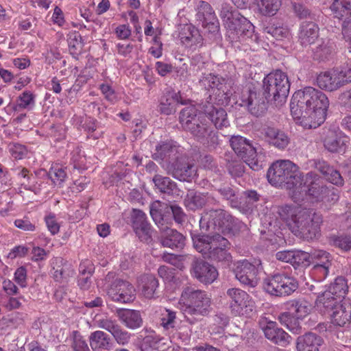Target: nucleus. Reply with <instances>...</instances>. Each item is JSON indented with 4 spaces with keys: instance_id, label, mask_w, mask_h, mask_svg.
Returning <instances> with one entry per match:
<instances>
[{
    "instance_id": "f257e3e1",
    "label": "nucleus",
    "mask_w": 351,
    "mask_h": 351,
    "mask_svg": "<svg viewBox=\"0 0 351 351\" xmlns=\"http://www.w3.org/2000/svg\"><path fill=\"white\" fill-rule=\"evenodd\" d=\"M328 107L329 99L326 94L311 86L295 92L290 103L293 119L308 121L309 126L314 128L324 123Z\"/></svg>"
},
{
    "instance_id": "f03ea898",
    "label": "nucleus",
    "mask_w": 351,
    "mask_h": 351,
    "mask_svg": "<svg viewBox=\"0 0 351 351\" xmlns=\"http://www.w3.org/2000/svg\"><path fill=\"white\" fill-rule=\"evenodd\" d=\"M278 213L289 230L297 237L306 240L318 238L321 234L322 215L312 209H299L285 205L278 208Z\"/></svg>"
},
{
    "instance_id": "7ed1b4c3",
    "label": "nucleus",
    "mask_w": 351,
    "mask_h": 351,
    "mask_svg": "<svg viewBox=\"0 0 351 351\" xmlns=\"http://www.w3.org/2000/svg\"><path fill=\"white\" fill-rule=\"evenodd\" d=\"M182 128L189 132L198 141L215 147L219 144L217 132L213 130L204 114L197 113L193 106L183 108L179 116Z\"/></svg>"
},
{
    "instance_id": "20e7f679",
    "label": "nucleus",
    "mask_w": 351,
    "mask_h": 351,
    "mask_svg": "<svg viewBox=\"0 0 351 351\" xmlns=\"http://www.w3.org/2000/svg\"><path fill=\"white\" fill-rule=\"evenodd\" d=\"M202 231L213 234H232L235 228V219L223 209L204 210L199 220Z\"/></svg>"
},
{
    "instance_id": "39448f33",
    "label": "nucleus",
    "mask_w": 351,
    "mask_h": 351,
    "mask_svg": "<svg viewBox=\"0 0 351 351\" xmlns=\"http://www.w3.org/2000/svg\"><path fill=\"white\" fill-rule=\"evenodd\" d=\"M180 300L185 306V317L191 324H193L196 319L189 318L187 315L206 316L211 308L210 295L204 291L192 287H186L183 289Z\"/></svg>"
},
{
    "instance_id": "423d86ee",
    "label": "nucleus",
    "mask_w": 351,
    "mask_h": 351,
    "mask_svg": "<svg viewBox=\"0 0 351 351\" xmlns=\"http://www.w3.org/2000/svg\"><path fill=\"white\" fill-rule=\"evenodd\" d=\"M262 88V90L271 101H274L276 106H280L286 101L290 83L286 73L276 70L264 77Z\"/></svg>"
},
{
    "instance_id": "0eeeda50",
    "label": "nucleus",
    "mask_w": 351,
    "mask_h": 351,
    "mask_svg": "<svg viewBox=\"0 0 351 351\" xmlns=\"http://www.w3.org/2000/svg\"><path fill=\"white\" fill-rule=\"evenodd\" d=\"M267 177L273 185L287 184L289 187L296 186L301 182L298 167L290 160H278L269 168Z\"/></svg>"
},
{
    "instance_id": "6e6552de",
    "label": "nucleus",
    "mask_w": 351,
    "mask_h": 351,
    "mask_svg": "<svg viewBox=\"0 0 351 351\" xmlns=\"http://www.w3.org/2000/svg\"><path fill=\"white\" fill-rule=\"evenodd\" d=\"M230 145L238 157L241 158L252 169L258 171L265 165L263 156L258 154L256 148L249 140L241 136H232Z\"/></svg>"
},
{
    "instance_id": "1a4fd4ad",
    "label": "nucleus",
    "mask_w": 351,
    "mask_h": 351,
    "mask_svg": "<svg viewBox=\"0 0 351 351\" xmlns=\"http://www.w3.org/2000/svg\"><path fill=\"white\" fill-rule=\"evenodd\" d=\"M263 289L271 295L282 297L290 295L298 288V282L285 272L276 273L264 279Z\"/></svg>"
},
{
    "instance_id": "9d476101",
    "label": "nucleus",
    "mask_w": 351,
    "mask_h": 351,
    "mask_svg": "<svg viewBox=\"0 0 351 351\" xmlns=\"http://www.w3.org/2000/svg\"><path fill=\"white\" fill-rule=\"evenodd\" d=\"M306 181L310 182L308 186V195L316 202L335 204L338 200L339 195L335 188L324 184L317 173L312 171L306 173Z\"/></svg>"
},
{
    "instance_id": "9b49d317",
    "label": "nucleus",
    "mask_w": 351,
    "mask_h": 351,
    "mask_svg": "<svg viewBox=\"0 0 351 351\" xmlns=\"http://www.w3.org/2000/svg\"><path fill=\"white\" fill-rule=\"evenodd\" d=\"M317 84L322 90L335 91L351 82V68L332 69L317 76Z\"/></svg>"
},
{
    "instance_id": "f8f14e48",
    "label": "nucleus",
    "mask_w": 351,
    "mask_h": 351,
    "mask_svg": "<svg viewBox=\"0 0 351 351\" xmlns=\"http://www.w3.org/2000/svg\"><path fill=\"white\" fill-rule=\"evenodd\" d=\"M241 106H245L248 111L255 117L263 115L268 109L271 99L264 93L262 90L255 88L249 90L241 96Z\"/></svg>"
},
{
    "instance_id": "ddd939ff",
    "label": "nucleus",
    "mask_w": 351,
    "mask_h": 351,
    "mask_svg": "<svg viewBox=\"0 0 351 351\" xmlns=\"http://www.w3.org/2000/svg\"><path fill=\"white\" fill-rule=\"evenodd\" d=\"M227 295L230 298V308L234 315H248L252 311L254 302L247 292L237 288L228 289Z\"/></svg>"
},
{
    "instance_id": "4468645a",
    "label": "nucleus",
    "mask_w": 351,
    "mask_h": 351,
    "mask_svg": "<svg viewBox=\"0 0 351 351\" xmlns=\"http://www.w3.org/2000/svg\"><path fill=\"white\" fill-rule=\"evenodd\" d=\"M330 9L335 18L343 21L342 34L351 52V0H335Z\"/></svg>"
},
{
    "instance_id": "2eb2a0df",
    "label": "nucleus",
    "mask_w": 351,
    "mask_h": 351,
    "mask_svg": "<svg viewBox=\"0 0 351 351\" xmlns=\"http://www.w3.org/2000/svg\"><path fill=\"white\" fill-rule=\"evenodd\" d=\"M167 173L181 182H191L197 176V167L194 163L189 162L183 157L169 164Z\"/></svg>"
},
{
    "instance_id": "dca6fc26",
    "label": "nucleus",
    "mask_w": 351,
    "mask_h": 351,
    "mask_svg": "<svg viewBox=\"0 0 351 351\" xmlns=\"http://www.w3.org/2000/svg\"><path fill=\"white\" fill-rule=\"evenodd\" d=\"M260 266L243 260L237 263L234 269L236 278L243 285L254 288L259 282Z\"/></svg>"
},
{
    "instance_id": "f3484780",
    "label": "nucleus",
    "mask_w": 351,
    "mask_h": 351,
    "mask_svg": "<svg viewBox=\"0 0 351 351\" xmlns=\"http://www.w3.org/2000/svg\"><path fill=\"white\" fill-rule=\"evenodd\" d=\"M258 324L265 337L271 343L283 347L290 343L291 336L282 328H279L276 322L268 320L263 317L259 319Z\"/></svg>"
},
{
    "instance_id": "a211bd4d",
    "label": "nucleus",
    "mask_w": 351,
    "mask_h": 351,
    "mask_svg": "<svg viewBox=\"0 0 351 351\" xmlns=\"http://www.w3.org/2000/svg\"><path fill=\"white\" fill-rule=\"evenodd\" d=\"M107 295L112 301L128 303L135 298V289L130 282L116 279L108 289Z\"/></svg>"
},
{
    "instance_id": "6ab92c4d",
    "label": "nucleus",
    "mask_w": 351,
    "mask_h": 351,
    "mask_svg": "<svg viewBox=\"0 0 351 351\" xmlns=\"http://www.w3.org/2000/svg\"><path fill=\"white\" fill-rule=\"evenodd\" d=\"M133 230L141 241L150 243L152 241L153 229L147 220L145 213L139 209H133L131 213Z\"/></svg>"
},
{
    "instance_id": "aec40b11",
    "label": "nucleus",
    "mask_w": 351,
    "mask_h": 351,
    "mask_svg": "<svg viewBox=\"0 0 351 351\" xmlns=\"http://www.w3.org/2000/svg\"><path fill=\"white\" fill-rule=\"evenodd\" d=\"M179 148L178 143L172 139L161 140L156 145L152 158L160 162L171 164L180 157Z\"/></svg>"
},
{
    "instance_id": "412c9836",
    "label": "nucleus",
    "mask_w": 351,
    "mask_h": 351,
    "mask_svg": "<svg viewBox=\"0 0 351 351\" xmlns=\"http://www.w3.org/2000/svg\"><path fill=\"white\" fill-rule=\"evenodd\" d=\"M193 276L202 283L211 284L218 276L217 269L213 265L201 259L194 258L191 263Z\"/></svg>"
},
{
    "instance_id": "4be33fe9",
    "label": "nucleus",
    "mask_w": 351,
    "mask_h": 351,
    "mask_svg": "<svg viewBox=\"0 0 351 351\" xmlns=\"http://www.w3.org/2000/svg\"><path fill=\"white\" fill-rule=\"evenodd\" d=\"M216 199L208 193H202L195 189H189L184 199L185 207L190 210L195 211L207 205L215 204Z\"/></svg>"
},
{
    "instance_id": "5701e85b",
    "label": "nucleus",
    "mask_w": 351,
    "mask_h": 351,
    "mask_svg": "<svg viewBox=\"0 0 351 351\" xmlns=\"http://www.w3.org/2000/svg\"><path fill=\"white\" fill-rule=\"evenodd\" d=\"M312 166L322 173L328 182L341 186L344 184V180L339 171L324 160H313Z\"/></svg>"
},
{
    "instance_id": "b1692460",
    "label": "nucleus",
    "mask_w": 351,
    "mask_h": 351,
    "mask_svg": "<svg viewBox=\"0 0 351 351\" xmlns=\"http://www.w3.org/2000/svg\"><path fill=\"white\" fill-rule=\"evenodd\" d=\"M218 243L211 250L207 258L221 263L222 265L226 267L232 262V256L228 251L230 243L223 236L218 237Z\"/></svg>"
},
{
    "instance_id": "393cba45",
    "label": "nucleus",
    "mask_w": 351,
    "mask_h": 351,
    "mask_svg": "<svg viewBox=\"0 0 351 351\" xmlns=\"http://www.w3.org/2000/svg\"><path fill=\"white\" fill-rule=\"evenodd\" d=\"M52 277L56 282L64 283L74 275L71 265L62 257L55 258L51 263Z\"/></svg>"
},
{
    "instance_id": "a878e982",
    "label": "nucleus",
    "mask_w": 351,
    "mask_h": 351,
    "mask_svg": "<svg viewBox=\"0 0 351 351\" xmlns=\"http://www.w3.org/2000/svg\"><path fill=\"white\" fill-rule=\"evenodd\" d=\"M221 236L208 232L206 234H194L192 236L193 247L198 252L207 258L211 250L218 243V237Z\"/></svg>"
},
{
    "instance_id": "bb28decb",
    "label": "nucleus",
    "mask_w": 351,
    "mask_h": 351,
    "mask_svg": "<svg viewBox=\"0 0 351 351\" xmlns=\"http://www.w3.org/2000/svg\"><path fill=\"white\" fill-rule=\"evenodd\" d=\"M324 343V340L320 335L308 332L297 338L296 348L298 351H319Z\"/></svg>"
},
{
    "instance_id": "cd10ccee",
    "label": "nucleus",
    "mask_w": 351,
    "mask_h": 351,
    "mask_svg": "<svg viewBox=\"0 0 351 351\" xmlns=\"http://www.w3.org/2000/svg\"><path fill=\"white\" fill-rule=\"evenodd\" d=\"M324 147L330 152H339L348 143V138L342 132L328 130L323 140Z\"/></svg>"
},
{
    "instance_id": "c85d7f7f",
    "label": "nucleus",
    "mask_w": 351,
    "mask_h": 351,
    "mask_svg": "<svg viewBox=\"0 0 351 351\" xmlns=\"http://www.w3.org/2000/svg\"><path fill=\"white\" fill-rule=\"evenodd\" d=\"M263 134L266 141L279 149H284L289 145L290 138L288 135L280 129L266 126L263 128Z\"/></svg>"
},
{
    "instance_id": "c756f323",
    "label": "nucleus",
    "mask_w": 351,
    "mask_h": 351,
    "mask_svg": "<svg viewBox=\"0 0 351 351\" xmlns=\"http://www.w3.org/2000/svg\"><path fill=\"white\" fill-rule=\"evenodd\" d=\"M203 109L205 115L212 121L216 128L221 130L230 125L227 112L223 108L215 107L213 104H208L204 105Z\"/></svg>"
},
{
    "instance_id": "7c9ffc66",
    "label": "nucleus",
    "mask_w": 351,
    "mask_h": 351,
    "mask_svg": "<svg viewBox=\"0 0 351 351\" xmlns=\"http://www.w3.org/2000/svg\"><path fill=\"white\" fill-rule=\"evenodd\" d=\"M116 315L119 321L128 328L136 329L143 324V319L138 311L125 308H118Z\"/></svg>"
},
{
    "instance_id": "2f4dec72",
    "label": "nucleus",
    "mask_w": 351,
    "mask_h": 351,
    "mask_svg": "<svg viewBox=\"0 0 351 351\" xmlns=\"http://www.w3.org/2000/svg\"><path fill=\"white\" fill-rule=\"evenodd\" d=\"M333 324L344 326L351 321V301L344 299L330 315Z\"/></svg>"
},
{
    "instance_id": "473e14b6",
    "label": "nucleus",
    "mask_w": 351,
    "mask_h": 351,
    "mask_svg": "<svg viewBox=\"0 0 351 351\" xmlns=\"http://www.w3.org/2000/svg\"><path fill=\"white\" fill-rule=\"evenodd\" d=\"M234 27L228 28L229 33L233 34L232 38H252L254 32V27L252 23L247 20L245 17L240 15L238 20L234 22Z\"/></svg>"
},
{
    "instance_id": "72a5a7b5",
    "label": "nucleus",
    "mask_w": 351,
    "mask_h": 351,
    "mask_svg": "<svg viewBox=\"0 0 351 351\" xmlns=\"http://www.w3.org/2000/svg\"><path fill=\"white\" fill-rule=\"evenodd\" d=\"M185 237L176 229L166 230L160 236L161 245L171 249H182L185 245Z\"/></svg>"
},
{
    "instance_id": "f704fd0d",
    "label": "nucleus",
    "mask_w": 351,
    "mask_h": 351,
    "mask_svg": "<svg viewBox=\"0 0 351 351\" xmlns=\"http://www.w3.org/2000/svg\"><path fill=\"white\" fill-rule=\"evenodd\" d=\"M319 36V27L315 23L303 22L300 27L299 41L304 47L314 43Z\"/></svg>"
},
{
    "instance_id": "c9c22d12",
    "label": "nucleus",
    "mask_w": 351,
    "mask_h": 351,
    "mask_svg": "<svg viewBox=\"0 0 351 351\" xmlns=\"http://www.w3.org/2000/svg\"><path fill=\"white\" fill-rule=\"evenodd\" d=\"M339 302V299L325 291L317 295L315 307L322 314L332 313L340 304Z\"/></svg>"
},
{
    "instance_id": "e433bc0d",
    "label": "nucleus",
    "mask_w": 351,
    "mask_h": 351,
    "mask_svg": "<svg viewBox=\"0 0 351 351\" xmlns=\"http://www.w3.org/2000/svg\"><path fill=\"white\" fill-rule=\"evenodd\" d=\"M160 206L159 202H153L150 204L149 213L161 234L171 229V218L169 215L162 213Z\"/></svg>"
},
{
    "instance_id": "4c0bfd02",
    "label": "nucleus",
    "mask_w": 351,
    "mask_h": 351,
    "mask_svg": "<svg viewBox=\"0 0 351 351\" xmlns=\"http://www.w3.org/2000/svg\"><path fill=\"white\" fill-rule=\"evenodd\" d=\"M158 280L153 275L146 274L142 276L140 278V287L142 294L147 299L158 297Z\"/></svg>"
},
{
    "instance_id": "58836bf2",
    "label": "nucleus",
    "mask_w": 351,
    "mask_h": 351,
    "mask_svg": "<svg viewBox=\"0 0 351 351\" xmlns=\"http://www.w3.org/2000/svg\"><path fill=\"white\" fill-rule=\"evenodd\" d=\"M89 342L94 351L110 350L112 348L110 336L101 330L92 332L89 337Z\"/></svg>"
},
{
    "instance_id": "ea45409f",
    "label": "nucleus",
    "mask_w": 351,
    "mask_h": 351,
    "mask_svg": "<svg viewBox=\"0 0 351 351\" xmlns=\"http://www.w3.org/2000/svg\"><path fill=\"white\" fill-rule=\"evenodd\" d=\"M17 180L25 190L35 191L36 189L37 176L27 169L19 167L14 169Z\"/></svg>"
},
{
    "instance_id": "a19ab883",
    "label": "nucleus",
    "mask_w": 351,
    "mask_h": 351,
    "mask_svg": "<svg viewBox=\"0 0 351 351\" xmlns=\"http://www.w3.org/2000/svg\"><path fill=\"white\" fill-rule=\"evenodd\" d=\"M178 104V96L174 92H167L161 97L158 105V111L163 114L170 115L176 112Z\"/></svg>"
},
{
    "instance_id": "79ce46f5",
    "label": "nucleus",
    "mask_w": 351,
    "mask_h": 351,
    "mask_svg": "<svg viewBox=\"0 0 351 351\" xmlns=\"http://www.w3.org/2000/svg\"><path fill=\"white\" fill-rule=\"evenodd\" d=\"M153 182L161 193L168 195H178L177 184L169 177L156 174L153 178Z\"/></svg>"
},
{
    "instance_id": "37998d69",
    "label": "nucleus",
    "mask_w": 351,
    "mask_h": 351,
    "mask_svg": "<svg viewBox=\"0 0 351 351\" xmlns=\"http://www.w3.org/2000/svg\"><path fill=\"white\" fill-rule=\"evenodd\" d=\"M181 43L186 47H192L202 43V38L197 29L193 26L184 27L180 34Z\"/></svg>"
},
{
    "instance_id": "c03bdc74",
    "label": "nucleus",
    "mask_w": 351,
    "mask_h": 351,
    "mask_svg": "<svg viewBox=\"0 0 351 351\" xmlns=\"http://www.w3.org/2000/svg\"><path fill=\"white\" fill-rule=\"evenodd\" d=\"M287 309L293 311L298 318H303L309 314L311 304L304 298L291 300L286 304Z\"/></svg>"
},
{
    "instance_id": "a18cd8bd",
    "label": "nucleus",
    "mask_w": 351,
    "mask_h": 351,
    "mask_svg": "<svg viewBox=\"0 0 351 351\" xmlns=\"http://www.w3.org/2000/svg\"><path fill=\"white\" fill-rule=\"evenodd\" d=\"M199 83L208 90L217 88L218 90H221L224 92L223 88L226 84V79L219 77V75L208 73L206 75L204 74L202 77L199 80Z\"/></svg>"
},
{
    "instance_id": "49530a36",
    "label": "nucleus",
    "mask_w": 351,
    "mask_h": 351,
    "mask_svg": "<svg viewBox=\"0 0 351 351\" xmlns=\"http://www.w3.org/2000/svg\"><path fill=\"white\" fill-rule=\"evenodd\" d=\"M241 14L233 8L230 4L223 3L221 5L220 17L222 19L227 29L234 27V22L238 20Z\"/></svg>"
},
{
    "instance_id": "de8ad7c7",
    "label": "nucleus",
    "mask_w": 351,
    "mask_h": 351,
    "mask_svg": "<svg viewBox=\"0 0 351 351\" xmlns=\"http://www.w3.org/2000/svg\"><path fill=\"white\" fill-rule=\"evenodd\" d=\"M67 42L70 53L73 56L80 55L84 47L81 34L76 31L69 32L67 35Z\"/></svg>"
},
{
    "instance_id": "09e8293b",
    "label": "nucleus",
    "mask_w": 351,
    "mask_h": 351,
    "mask_svg": "<svg viewBox=\"0 0 351 351\" xmlns=\"http://www.w3.org/2000/svg\"><path fill=\"white\" fill-rule=\"evenodd\" d=\"M348 290V286L346 279L344 277L338 276L330 284L326 291L340 300L341 298H344Z\"/></svg>"
},
{
    "instance_id": "8fccbe9b",
    "label": "nucleus",
    "mask_w": 351,
    "mask_h": 351,
    "mask_svg": "<svg viewBox=\"0 0 351 351\" xmlns=\"http://www.w3.org/2000/svg\"><path fill=\"white\" fill-rule=\"evenodd\" d=\"M333 51V43L330 40H323L313 49V58L317 60H328Z\"/></svg>"
},
{
    "instance_id": "3c124183",
    "label": "nucleus",
    "mask_w": 351,
    "mask_h": 351,
    "mask_svg": "<svg viewBox=\"0 0 351 351\" xmlns=\"http://www.w3.org/2000/svg\"><path fill=\"white\" fill-rule=\"evenodd\" d=\"M196 19L199 23L207 21L216 16L211 5L206 1H199L197 5Z\"/></svg>"
},
{
    "instance_id": "603ef678",
    "label": "nucleus",
    "mask_w": 351,
    "mask_h": 351,
    "mask_svg": "<svg viewBox=\"0 0 351 351\" xmlns=\"http://www.w3.org/2000/svg\"><path fill=\"white\" fill-rule=\"evenodd\" d=\"M261 12L264 15H274L279 10L280 0H257Z\"/></svg>"
},
{
    "instance_id": "864d4df0",
    "label": "nucleus",
    "mask_w": 351,
    "mask_h": 351,
    "mask_svg": "<svg viewBox=\"0 0 351 351\" xmlns=\"http://www.w3.org/2000/svg\"><path fill=\"white\" fill-rule=\"evenodd\" d=\"M291 264L295 269L298 267H306L311 264L310 253L301 251L293 250Z\"/></svg>"
},
{
    "instance_id": "5fc2aeb1",
    "label": "nucleus",
    "mask_w": 351,
    "mask_h": 351,
    "mask_svg": "<svg viewBox=\"0 0 351 351\" xmlns=\"http://www.w3.org/2000/svg\"><path fill=\"white\" fill-rule=\"evenodd\" d=\"M147 333L144 336L139 344V349L141 351H151L154 350L156 342L158 339V335L152 330L145 329Z\"/></svg>"
},
{
    "instance_id": "6e6d98bb",
    "label": "nucleus",
    "mask_w": 351,
    "mask_h": 351,
    "mask_svg": "<svg viewBox=\"0 0 351 351\" xmlns=\"http://www.w3.org/2000/svg\"><path fill=\"white\" fill-rule=\"evenodd\" d=\"M201 24L203 32L211 38L216 37L219 32V23L216 16L208 19L207 21L199 23Z\"/></svg>"
},
{
    "instance_id": "4d7b16f0",
    "label": "nucleus",
    "mask_w": 351,
    "mask_h": 351,
    "mask_svg": "<svg viewBox=\"0 0 351 351\" xmlns=\"http://www.w3.org/2000/svg\"><path fill=\"white\" fill-rule=\"evenodd\" d=\"M176 313L167 308L162 310L160 324L166 330L175 327Z\"/></svg>"
},
{
    "instance_id": "13d9d810",
    "label": "nucleus",
    "mask_w": 351,
    "mask_h": 351,
    "mask_svg": "<svg viewBox=\"0 0 351 351\" xmlns=\"http://www.w3.org/2000/svg\"><path fill=\"white\" fill-rule=\"evenodd\" d=\"M21 319L17 315H8L0 319V335H3L9 329L16 328Z\"/></svg>"
},
{
    "instance_id": "bf43d9fd",
    "label": "nucleus",
    "mask_w": 351,
    "mask_h": 351,
    "mask_svg": "<svg viewBox=\"0 0 351 351\" xmlns=\"http://www.w3.org/2000/svg\"><path fill=\"white\" fill-rule=\"evenodd\" d=\"M217 191L223 197V199L230 201L231 206L235 208L239 206V201L236 194V191L232 186L228 185L221 186L217 189Z\"/></svg>"
},
{
    "instance_id": "052dcab7",
    "label": "nucleus",
    "mask_w": 351,
    "mask_h": 351,
    "mask_svg": "<svg viewBox=\"0 0 351 351\" xmlns=\"http://www.w3.org/2000/svg\"><path fill=\"white\" fill-rule=\"evenodd\" d=\"M226 167L229 173L235 177L242 176L245 172V166L243 162L236 160H230L228 155L226 156Z\"/></svg>"
},
{
    "instance_id": "680f3d73",
    "label": "nucleus",
    "mask_w": 351,
    "mask_h": 351,
    "mask_svg": "<svg viewBox=\"0 0 351 351\" xmlns=\"http://www.w3.org/2000/svg\"><path fill=\"white\" fill-rule=\"evenodd\" d=\"M311 263L331 265L330 254L324 250H315L310 253Z\"/></svg>"
},
{
    "instance_id": "e2e57ef3",
    "label": "nucleus",
    "mask_w": 351,
    "mask_h": 351,
    "mask_svg": "<svg viewBox=\"0 0 351 351\" xmlns=\"http://www.w3.org/2000/svg\"><path fill=\"white\" fill-rule=\"evenodd\" d=\"M115 341L121 346L127 345L131 339L132 334L121 328L120 325L115 327L111 333Z\"/></svg>"
},
{
    "instance_id": "0e129e2a",
    "label": "nucleus",
    "mask_w": 351,
    "mask_h": 351,
    "mask_svg": "<svg viewBox=\"0 0 351 351\" xmlns=\"http://www.w3.org/2000/svg\"><path fill=\"white\" fill-rule=\"evenodd\" d=\"M71 160L75 169H80L85 167L86 156L79 147L73 150Z\"/></svg>"
},
{
    "instance_id": "69168bd1",
    "label": "nucleus",
    "mask_w": 351,
    "mask_h": 351,
    "mask_svg": "<svg viewBox=\"0 0 351 351\" xmlns=\"http://www.w3.org/2000/svg\"><path fill=\"white\" fill-rule=\"evenodd\" d=\"M264 33L267 34L277 40L282 39L288 36V29L281 26L274 25L267 26L264 28Z\"/></svg>"
},
{
    "instance_id": "338daca9",
    "label": "nucleus",
    "mask_w": 351,
    "mask_h": 351,
    "mask_svg": "<svg viewBox=\"0 0 351 351\" xmlns=\"http://www.w3.org/2000/svg\"><path fill=\"white\" fill-rule=\"evenodd\" d=\"M71 348L74 351H90L87 343L77 331L73 332Z\"/></svg>"
},
{
    "instance_id": "774afa93",
    "label": "nucleus",
    "mask_w": 351,
    "mask_h": 351,
    "mask_svg": "<svg viewBox=\"0 0 351 351\" xmlns=\"http://www.w3.org/2000/svg\"><path fill=\"white\" fill-rule=\"evenodd\" d=\"M49 178L55 184H61L66 176L65 171L60 167H51L48 173Z\"/></svg>"
}]
</instances>
